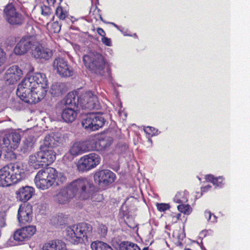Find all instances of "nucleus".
Returning <instances> with one entry per match:
<instances>
[{"mask_svg": "<svg viewBox=\"0 0 250 250\" xmlns=\"http://www.w3.org/2000/svg\"><path fill=\"white\" fill-rule=\"evenodd\" d=\"M61 25L58 21L52 23L50 27V30L53 33H58L61 30Z\"/></svg>", "mask_w": 250, "mask_h": 250, "instance_id": "nucleus-45", "label": "nucleus"}, {"mask_svg": "<svg viewBox=\"0 0 250 250\" xmlns=\"http://www.w3.org/2000/svg\"><path fill=\"white\" fill-rule=\"evenodd\" d=\"M57 141H56L53 137L50 135L46 136L44 139V145L47 148H52L57 145Z\"/></svg>", "mask_w": 250, "mask_h": 250, "instance_id": "nucleus-38", "label": "nucleus"}, {"mask_svg": "<svg viewBox=\"0 0 250 250\" xmlns=\"http://www.w3.org/2000/svg\"><path fill=\"white\" fill-rule=\"evenodd\" d=\"M60 178L61 182H63L65 181L66 180V177L65 176H64L63 175L60 174Z\"/></svg>", "mask_w": 250, "mask_h": 250, "instance_id": "nucleus-54", "label": "nucleus"}, {"mask_svg": "<svg viewBox=\"0 0 250 250\" xmlns=\"http://www.w3.org/2000/svg\"><path fill=\"white\" fill-rule=\"evenodd\" d=\"M181 216V214L180 213L176 214L172 217L173 221H174L175 222H176L178 220L180 219Z\"/></svg>", "mask_w": 250, "mask_h": 250, "instance_id": "nucleus-53", "label": "nucleus"}, {"mask_svg": "<svg viewBox=\"0 0 250 250\" xmlns=\"http://www.w3.org/2000/svg\"><path fill=\"white\" fill-rule=\"evenodd\" d=\"M67 186L74 198L80 200L91 198L95 191V186L93 183L86 178H80L73 180Z\"/></svg>", "mask_w": 250, "mask_h": 250, "instance_id": "nucleus-1", "label": "nucleus"}, {"mask_svg": "<svg viewBox=\"0 0 250 250\" xmlns=\"http://www.w3.org/2000/svg\"><path fill=\"white\" fill-rule=\"evenodd\" d=\"M68 218L67 215L59 213L51 218L50 222L53 225L62 226L67 223Z\"/></svg>", "mask_w": 250, "mask_h": 250, "instance_id": "nucleus-30", "label": "nucleus"}, {"mask_svg": "<svg viewBox=\"0 0 250 250\" xmlns=\"http://www.w3.org/2000/svg\"><path fill=\"white\" fill-rule=\"evenodd\" d=\"M39 152V156L41 157L44 166L51 165L56 159L55 153L51 149L47 148Z\"/></svg>", "mask_w": 250, "mask_h": 250, "instance_id": "nucleus-24", "label": "nucleus"}, {"mask_svg": "<svg viewBox=\"0 0 250 250\" xmlns=\"http://www.w3.org/2000/svg\"><path fill=\"white\" fill-rule=\"evenodd\" d=\"M65 104L68 107L75 108L80 105L79 93L77 91H73L68 93L64 98Z\"/></svg>", "mask_w": 250, "mask_h": 250, "instance_id": "nucleus-25", "label": "nucleus"}, {"mask_svg": "<svg viewBox=\"0 0 250 250\" xmlns=\"http://www.w3.org/2000/svg\"><path fill=\"white\" fill-rule=\"evenodd\" d=\"M173 200L178 204H182L188 201L186 195L184 192H178L175 195Z\"/></svg>", "mask_w": 250, "mask_h": 250, "instance_id": "nucleus-39", "label": "nucleus"}, {"mask_svg": "<svg viewBox=\"0 0 250 250\" xmlns=\"http://www.w3.org/2000/svg\"><path fill=\"white\" fill-rule=\"evenodd\" d=\"M204 215L208 222L211 223L217 222L216 216L214 214L211 213L210 211L206 210L204 212Z\"/></svg>", "mask_w": 250, "mask_h": 250, "instance_id": "nucleus-42", "label": "nucleus"}, {"mask_svg": "<svg viewBox=\"0 0 250 250\" xmlns=\"http://www.w3.org/2000/svg\"><path fill=\"white\" fill-rule=\"evenodd\" d=\"M26 85L25 81L22 80L18 85L17 94L24 102L29 104H35V103H30L28 101V99L34 97L32 89V86H26Z\"/></svg>", "mask_w": 250, "mask_h": 250, "instance_id": "nucleus-18", "label": "nucleus"}, {"mask_svg": "<svg viewBox=\"0 0 250 250\" xmlns=\"http://www.w3.org/2000/svg\"><path fill=\"white\" fill-rule=\"evenodd\" d=\"M34 97L28 99L30 103H37L42 100L46 96L47 91V86H32Z\"/></svg>", "mask_w": 250, "mask_h": 250, "instance_id": "nucleus-21", "label": "nucleus"}, {"mask_svg": "<svg viewBox=\"0 0 250 250\" xmlns=\"http://www.w3.org/2000/svg\"><path fill=\"white\" fill-rule=\"evenodd\" d=\"M22 71L18 65H12L6 71L4 76L5 83L9 85L16 83L22 77Z\"/></svg>", "mask_w": 250, "mask_h": 250, "instance_id": "nucleus-13", "label": "nucleus"}, {"mask_svg": "<svg viewBox=\"0 0 250 250\" xmlns=\"http://www.w3.org/2000/svg\"><path fill=\"white\" fill-rule=\"evenodd\" d=\"M86 68L92 73L103 75L104 73L105 60L103 55L97 52H90L83 57Z\"/></svg>", "mask_w": 250, "mask_h": 250, "instance_id": "nucleus-5", "label": "nucleus"}, {"mask_svg": "<svg viewBox=\"0 0 250 250\" xmlns=\"http://www.w3.org/2000/svg\"><path fill=\"white\" fill-rule=\"evenodd\" d=\"M69 152L73 156H77L85 153L83 142L78 141L75 142L70 147Z\"/></svg>", "mask_w": 250, "mask_h": 250, "instance_id": "nucleus-29", "label": "nucleus"}, {"mask_svg": "<svg viewBox=\"0 0 250 250\" xmlns=\"http://www.w3.org/2000/svg\"><path fill=\"white\" fill-rule=\"evenodd\" d=\"M91 248L92 250H113L109 245L102 241L92 242Z\"/></svg>", "mask_w": 250, "mask_h": 250, "instance_id": "nucleus-37", "label": "nucleus"}, {"mask_svg": "<svg viewBox=\"0 0 250 250\" xmlns=\"http://www.w3.org/2000/svg\"><path fill=\"white\" fill-rule=\"evenodd\" d=\"M184 250H191L190 249H189V248H185L184 249Z\"/></svg>", "mask_w": 250, "mask_h": 250, "instance_id": "nucleus-58", "label": "nucleus"}, {"mask_svg": "<svg viewBox=\"0 0 250 250\" xmlns=\"http://www.w3.org/2000/svg\"><path fill=\"white\" fill-rule=\"evenodd\" d=\"M41 14L46 18L49 17L52 14V11L51 8L45 5H42L41 6Z\"/></svg>", "mask_w": 250, "mask_h": 250, "instance_id": "nucleus-41", "label": "nucleus"}, {"mask_svg": "<svg viewBox=\"0 0 250 250\" xmlns=\"http://www.w3.org/2000/svg\"><path fill=\"white\" fill-rule=\"evenodd\" d=\"M54 16H53V17H52V20H54Z\"/></svg>", "mask_w": 250, "mask_h": 250, "instance_id": "nucleus-59", "label": "nucleus"}, {"mask_svg": "<svg viewBox=\"0 0 250 250\" xmlns=\"http://www.w3.org/2000/svg\"><path fill=\"white\" fill-rule=\"evenodd\" d=\"M51 89L52 94L58 96L65 93L67 87L64 83H56L52 85Z\"/></svg>", "mask_w": 250, "mask_h": 250, "instance_id": "nucleus-33", "label": "nucleus"}, {"mask_svg": "<svg viewBox=\"0 0 250 250\" xmlns=\"http://www.w3.org/2000/svg\"><path fill=\"white\" fill-rule=\"evenodd\" d=\"M32 206L29 203L20 206L17 217L21 225L30 223L32 221Z\"/></svg>", "mask_w": 250, "mask_h": 250, "instance_id": "nucleus-15", "label": "nucleus"}, {"mask_svg": "<svg viewBox=\"0 0 250 250\" xmlns=\"http://www.w3.org/2000/svg\"><path fill=\"white\" fill-rule=\"evenodd\" d=\"M97 32L98 34L102 37V38L105 36L106 33L103 28L101 27L97 28Z\"/></svg>", "mask_w": 250, "mask_h": 250, "instance_id": "nucleus-51", "label": "nucleus"}, {"mask_svg": "<svg viewBox=\"0 0 250 250\" xmlns=\"http://www.w3.org/2000/svg\"><path fill=\"white\" fill-rule=\"evenodd\" d=\"M92 227L86 223H80L67 229L66 236L72 244L78 245L87 241L92 235Z\"/></svg>", "mask_w": 250, "mask_h": 250, "instance_id": "nucleus-3", "label": "nucleus"}, {"mask_svg": "<svg viewBox=\"0 0 250 250\" xmlns=\"http://www.w3.org/2000/svg\"><path fill=\"white\" fill-rule=\"evenodd\" d=\"M101 41L102 43L106 46H112V41L110 38H107L105 36L101 38Z\"/></svg>", "mask_w": 250, "mask_h": 250, "instance_id": "nucleus-48", "label": "nucleus"}, {"mask_svg": "<svg viewBox=\"0 0 250 250\" xmlns=\"http://www.w3.org/2000/svg\"><path fill=\"white\" fill-rule=\"evenodd\" d=\"M53 68L57 73L64 78L70 77L73 75V68L68 64V62L62 58H56L53 64Z\"/></svg>", "mask_w": 250, "mask_h": 250, "instance_id": "nucleus-11", "label": "nucleus"}, {"mask_svg": "<svg viewBox=\"0 0 250 250\" xmlns=\"http://www.w3.org/2000/svg\"><path fill=\"white\" fill-rule=\"evenodd\" d=\"M73 198H74L73 194L66 186L57 194L56 200L59 204L65 205L68 204Z\"/></svg>", "mask_w": 250, "mask_h": 250, "instance_id": "nucleus-22", "label": "nucleus"}, {"mask_svg": "<svg viewBox=\"0 0 250 250\" xmlns=\"http://www.w3.org/2000/svg\"><path fill=\"white\" fill-rule=\"evenodd\" d=\"M124 29H124V28H123V27H122V28L121 29V30H120V31L122 33H123L124 34V35H125V36H126V35H127V34H125V33L124 32Z\"/></svg>", "mask_w": 250, "mask_h": 250, "instance_id": "nucleus-57", "label": "nucleus"}, {"mask_svg": "<svg viewBox=\"0 0 250 250\" xmlns=\"http://www.w3.org/2000/svg\"><path fill=\"white\" fill-rule=\"evenodd\" d=\"M80 106L84 109H98L101 107L97 96L90 91L79 93Z\"/></svg>", "mask_w": 250, "mask_h": 250, "instance_id": "nucleus-9", "label": "nucleus"}, {"mask_svg": "<svg viewBox=\"0 0 250 250\" xmlns=\"http://www.w3.org/2000/svg\"><path fill=\"white\" fill-rule=\"evenodd\" d=\"M144 131L150 136H153L157 134V130L152 126H147L145 128Z\"/></svg>", "mask_w": 250, "mask_h": 250, "instance_id": "nucleus-47", "label": "nucleus"}, {"mask_svg": "<svg viewBox=\"0 0 250 250\" xmlns=\"http://www.w3.org/2000/svg\"><path fill=\"white\" fill-rule=\"evenodd\" d=\"M100 161L101 157L98 154L89 153L80 158L77 164V169L80 172L89 171L98 165Z\"/></svg>", "mask_w": 250, "mask_h": 250, "instance_id": "nucleus-8", "label": "nucleus"}, {"mask_svg": "<svg viewBox=\"0 0 250 250\" xmlns=\"http://www.w3.org/2000/svg\"><path fill=\"white\" fill-rule=\"evenodd\" d=\"M105 120L103 114L99 112H91L86 114L83 119L82 124L85 129L89 131H95L102 127Z\"/></svg>", "mask_w": 250, "mask_h": 250, "instance_id": "nucleus-7", "label": "nucleus"}, {"mask_svg": "<svg viewBox=\"0 0 250 250\" xmlns=\"http://www.w3.org/2000/svg\"><path fill=\"white\" fill-rule=\"evenodd\" d=\"M117 250H141V249L136 243L124 241L119 244Z\"/></svg>", "mask_w": 250, "mask_h": 250, "instance_id": "nucleus-34", "label": "nucleus"}, {"mask_svg": "<svg viewBox=\"0 0 250 250\" xmlns=\"http://www.w3.org/2000/svg\"><path fill=\"white\" fill-rule=\"evenodd\" d=\"M55 15L60 21H64L66 18H68L69 10L67 7H63L60 5L56 9Z\"/></svg>", "mask_w": 250, "mask_h": 250, "instance_id": "nucleus-36", "label": "nucleus"}, {"mask_svg": "<svg viewBox=\"0 0 250 250\" xmlns=\"http://www.w3.org/2000/svg\"><path fill=\"white\" fill-rule=\"evenodd\" d=\"M20 167L10 163L0 169V187H8L17 183L21 178Z\"/></svg>", "mask_w": 250, "mask_h": 250, "instance_id": "nucleus-4", "label": "nucleus"}, {"mask_svg": "<svg viewBox=\"0 0 250 250\" xmlns=\"http://www.w3.org/2000/svg\"><path fill=\"white\" fill-rule=\"evenodd\" d=\"M3 12L4 17L10 24L21 25L23 23L24 17L16 11L13 3H9L7 4Z\"/></svg>", "mask_w": 250, "mask_h": 250, "instance_id": "nucleus-10", "label": "nucleus"}, {"mask_svg": "<svg viewBox=\"0 0 250 250\" xmlns=\"http://www.w3.org/2000/svg\"><path fill=\"white\" fill-rule=\"evenodd\" d=\"M5 53L3 50L0 47V66H1L4 62L5 60Z\"/></svg>", "mask_w": 250, "mask_h": 250, "instance_id": "nucleus-49", "label": "nucleus"}, {"mask_svg": "<svg viewBox=\"0 0 250 250\" xmlns=\"http://www.w3.org/2000/svg\"><path fill=\"white\" fill-rule=\"evenodd\" d=\"M101 11L100 9L98 8L97 7L94 8V10L92 11V8L90 9L89 14L94 16L93 18L96 20L99 19L103 20L102 15L101 14Z\"/></svg>", "mask_w": 250, "mask_h": 250, "instance_id": "nucleus-43", "label": "nucleus"}, {"mask_svg": "<svg viewBox=\"0 0 250 250\" xmlns=\"http://www.w3.org/2000/svg\"><path fill=\"white\" fill-rule=\"evenodd\" d=\"M97 151H104L108 148L112 144L111 138L106 136L104 134L95 135Z\"/></svg>", "mask_w": 250, "mask_h": 250, "instance_id": "nucleus-23", "label": "nucleus"}, {"mask_svg": "<svg viewBox=\"0 0 250 250\" xmlns=\"http://www.w3.org/2000/svg\"><path fill=\"white\" fill-rule=\"evenodd\" d=\"M32 56L37 59L41 60H48L53 55L52 51L47 48L43 47L40 42L32 52Z\"/></svg>", "mask_w": 250, "mask_h": 250, "instance_id": "nucleus-19", "label": "nucleus"}, {"mask_svg": "<svg viewBox=\"0 0 250 250\" xmlns=\"http://www.w3.org/2000/svg\"><path fill=\"white\" fill-rule=\"evenodd\" d=\"M5 226V218L3 213H0V228H3Z\"/></svg>", "mask_w": 250, "mask_h": 250, "instance_id": "nucleus-50", "label": "nucleus"}, {"mask_svg": "<svg viewBox=\"0 0 250 250\" xmlns=\"http://www.w3.org/2000/svg\"><path fill=\"white\" fill-rule=\"evenodd\" d=\"M206 181L212 183L214 186L222 187L225 184V179L223 176L214 177L212 174H207L205 177Z\"/></svg>", "mask_w": 250, "mask_h": 250, "instance_id": "nucleus-31", "label": "nucleus"}, {"mask_svg": "<svg viewBox=\"0 0 250 250\" xmlns=\"http://www.w3.org/2000/svg\"><path fill=\"white\" fill-rule=\"evenodd\" d=\"M157 209L160 212H164L168 210L170 208V206L168 204L166 203H156V205Z\"/></svg>", "mask_w": 250, "mask_h": 250, "instance_id": "nucleus-44", "label": "nucleus"}, {"mask_svg": "<svg viewBox=\"0 0 250 250\" xmlns=\"http://www.w3.org/2000/svg\"><path fill=\"white\" fill-rule=\"evenodd\" d=\"M9 151H7L5 154V158L9 161H15L17 159V155L12 150L9 149Z\"/></svg>", "mask_w": 250, "mask_h": 250, "instance_id": "nucleus-46", "label": "nucleus"}, {"mask_svg": "<svg viewBox=\"0 0 250 250\" xmlns=\"http://www.w3.org/2000/svg\"><path fill=\"white\" fill-rule=\"evenodd\" d=\"M26 86L31 85L47 86L48 81L45 75L41 73H36L33 75L25 77L23 80Z\"/></svg>", "mask_w": 250, "mask_h": 250, "instance_id": "nucleus-17", "label": "nucleus"}, {"mask_svg": "<svg viewBox=\"0 0 250 250\" xmlns=\"http://www.w3.org/2000/svg\"><path fill=\"white\" fill-rule=\"evenodd\" d=\"M40 42L34 28L32 25H28L26 26V34L17 43L14 48V52L19 55H24L29 50L32 52Z\"/></svg>", "mask_w": 250, "mask_h": 250, "instance_id": "nucleus-2", "label": "nucleus"}, {"mask_svg": "<svg viewBox=\"0 0 250 250\" xmlns=\"http://www.w3.org/2000/svg\"><path fill=\"white\" fill-rule=\"evenodd\" d=\"M36 232V228L34 226L22 227L17 230L14 234V239L18 242H23L30 239Z\"/></svg>", "mask_w": 250, "mask_h": 250, "instance_id": "nucleus-16", "label": "nucleus"}, {"mask_svg": "<svg viewBox=\"0 0 250 250\" xmlns=\"http://www.w3.org/2000/svg\"><path fill=\"white\" fill-rule=\"evenodd\" d=\"M58 174L56 169L51 167L40 170L34 179L36 187L42 190L48 188L55 183L58 177Z\"/></svg>", "mask_w": 250, "mask_h": 250, "instance_id": "nucleus-6", "label": "nucleus"}, {"mask_svg": "<svg viewBox=\"0 0 250 250\" xmlns=\"http://www.w3.org/2000/svg\"><path fill=\"white\" fill-rule=\"evenodd\" d=\"M46 1L48 4L52 5H53L56 2V0H46Z\"/></svg>", "mask_w": 250, "mask_h": 250, "instance_id": "nucleus-55", "label": "nucleus"}, {"mask_svg": "<svg viewBox=\"0 0 250 250\" xmlns=\"http://www.w3.org/2000/svg\"><path fill=\"white\" fill-rule=\"evenodd\" d=\"M94 180L99 186H108L113 183L116 175L108 169L98 170L94 174Z\"/></svg>", "mask_w": 250, "mask_h": 250, "instance_id": "nucleus-12", "label": "nucleus"}, {"mask_svg": "<svg viewBox=\"0 0 250 250\" xmlns=\"http://www.w3.org/2000/svg\"><path fill=\"white\" fill-rule=\"evenodd\" d=\"M85 152H89L91 151H97V144L95 135L90 137L87 140L83 141Z\"/></svg>", "mask_w": 250, "mask_h": 250, "instance_id": "nucleus-32", "label": "nucleus"}, {"mask_svg": "<svg viewBox=\"0 0 250 250\" xmlns=\"http://www.w3.org/2000/svg\"><path fill=\"white\" fill-rule=\"evenodd\" d=\"M34 193L35 189L33 187L28 186L22 187L16 191L17 198L21 202H26Z\"/></svg>", "mask_w": 250, "mask_h": 250, "instance_id": "nucleus-20", "label": "nucleus"}, {"mask_svg": "<svg viewBox=\"0 0 250 250\" xmlns=\"http://www.w3.org/2000/svg\"><path fill=\"white\" fill-rule=\"evenodd\" d=\"M211 188V186L210 185H207L201 188V192L202 193L203 192H205L209 190Z\"/></svg>", "mask_w": 250, "mask_h": 250, "instance_id": "nucleus-52", "label": "nucleus"}, {"mask_svg": "<svg viewBox=\"0 0 250 250\" xmlns=\"http://www.w3.org/2000/svg\"><path fill=\"white\" fill-rule=\"evenodd\" d=\"M21 140V134L15 131L5 133L3 137V145L8 149L15 150L18 148Z\"/></svg>", "mask_w": 250, "mask_h": 250, "instance_id": "nucleus-14", "label": "nucleus"}, {"mask_svg": "<svg viewBox=\"0 0 250 250\" xmlns=\"http://www.w3.org/2000/svg\"><path fill=\"white\" fill-rule=\"evenodd\" d=\"M65 244L62 240L50 241L44 244L42 250H65Z\"/></svg>", "mask_w": 250, "mask_h": 250, "instance_id": "nucleus-26", "label": "nucleus"}, {"mask_svg": "<svg viewBox=\"0 0 250 250\" xmlns=\"http://www.w3.org/2000/svg\"><path fill=\"white\" fill-rule=\"evenodd\" d=\"M77 116V113L75 108L67 107L65 108L62 113V119L66 122H73Z\"/></svg>", "mask_w": 250, "mask_h": 250, "instance_id": "nucleus-27", "label": "nucleus"}, {"mask_svg": "<svg viewBox=\"0 0 250 250\" xmlns=\"http://www.w3.org/2000/svg\"><path fill=\"white\" fill-rule=\"evenodd\" d=\"M109 23L112 24V25H113L118 30H121V28H120V26H119L118 25L116 24L115 23H114V22H109Z\"/></svg>", "mask_w": 250, "mask_h": 250, "instance_id": "nucleus-56", "label": "nucleus"}, {"mask_svg": "<svg viewBox=\"0 0 250 250\" xmlns=\"http://www.w3.org/2000/svg\"><path fill=\"white\" fill-rule=\"evenodd\" d=\"M35 144L33 137L28 136L23 141V145L21 148V151L23 153H27L31 151Z\"/></svg>", "mask_w": 250, "mask_h": 250, "instance_id": "nucleus-35", "label": "nucleus"}, {"mask_svg": "<svg viewBox=\"0 0 250 250\" xmlns=\"http://www.w3.org/2000/svg\"><path fill=\"white\" fill-rule=\"evenodd\" d=\"M178 210L182 213L186 215H189L192 211V208L189 205H185L183 203L177 206Z\"/></svg>", "mask_w": 250, "mask_h": 250, "instance_id": "nucleus-40", "label": "nucleus"}, {"mask_svg": "<svg viewBox=\"0 0 250 250\" xmlns=\"http://www.w3.org/2000/svg\"><path fill=\"white\" fill-rule=\"evenodd\" d=\"M41 157L39 156V152L31 155L29 157L28 164L34 169H39L44 166Z\"/></svg>", "mask_w": 250, "mask_h": 250, "instance_id": "nucleus-28", "label": "nucleus"}]
</instances>
